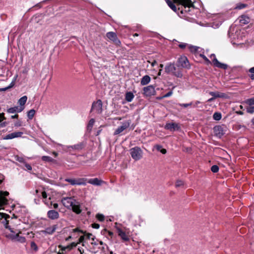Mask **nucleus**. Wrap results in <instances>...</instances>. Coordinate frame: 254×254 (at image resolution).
Here are the masks:
<instances>
[{
    "label": "nucleus",
    "mask_w": 254,
    "mask_h": 254,
    "mask_svg": "<svg viewBox=\"0 0 254 254\" xmlns=\"http://www.w3.org/2000/svg\"><path fill=\"white\" fill-rule=\"evenodd\" d=\"M174 2L181 5L178 9V13H187L191 11V9H193L194 5L191 0H173ZM170 7L175 12H177V8L173 3L170 5Z\"/></svg>",
    "instance_id": "1"
},
{
    "label": "nucleus",
    "mask_w": 254,
    "mask_h": 254,
    "mask_svg": "<svg viewBox=\"0 0 254 254\" xmlns=\"http://www.w3.org/2000/svg\"><path fill=\"white\" fill-rule=\"evenodd\" d=\"M165 72L167 73H172L177 77H182L183 74L180 70H177L174 63H168L165 67Z\"/></svg>",
    "instance_id": "2"
},
{
    "label": "nucleus",
    "mask_w": 254,
    "mask_h": 254,
    "mask_svg": "<svg viewBox=\"0 0 254 254\" xmlns=\"http://www.w3.org/2000/svg\"><path fill=\"white\" fill-rule=\"evenodd\" d=\"M12 219L13 218L10 217L9 215L0 212V221H1L4 227L8 229L10 232H13V229L9 225V222L11 223Z\"/></svg>",
    "instance_id": "3"
},
{
    "label": "nucleus",
    "mask_w": 254,
    "mask_h": 254,
    "mask_svg": "<svg viewBox=\"0 0 254 254\" xmlns=\"http://www.w3.org/2000/svg\"><path fill=\"white\" fill-rule=\"evenodd\" d=\"M226 131L227 127L224 125L216 126L213 127L214 136L219 138H221L225 134Z\"/></svg>",
    "instance_id": "4"
},
{
    "label": "nucleus",
    "mask_w": 254,
    "mask_h": 254,
    "mask_svg": "<svg viewBox=\"0 0 254 254\" xmlns=\"http://www.w3.org/2000/svg\"><path fill=\"white\" fill-rule=\"evenodd\" d=\"M12 234H9L7 236V237L14 242H17L20 243H24L26 241V239L24 237L19 235L21 233V231H19L18 232L16 233L13 231V232H11Z\"/></svg>",
    "instance_id": "5"
},
{
    "label": "nucleus",
    "mask_w": 254,
    "mask_h": 254,
    "mask_svg": "<svg viewBox=\"0 0 254 254\" xmlns=\"http://www.w3.org/2000/svg\"><path fill=\"white\" fill-rule=\"evenodd\" d=\"M131 157L135 161L140 160L142 156V151L139 147L136 146L129 150Z\"/></svg>",
    "instance_id": "6"
},
{
    "label": "nucleus",
    "mask_w": 254,
    "mask_h": 254,
    "mask_svg": "<svg viewBox=\"0 0 254 254\" xmlns=\"http://www.w3.org/2000/svg\"><path fill=\"white\" fill-rule=\"evenodd\" d=\"M65 181L69 183L71 185H86L87 179L84 178L78 179H65Z\"/></svg>",
    "instance_id": "7"
},
{
    "label": "nucleus",
    "mask_w": 254,
    "mask_h": 254,
    "mask_svg": "<svg viewBox=\"0 0 254 254\" xmlns=\"http://www.w3.org/2000/svg\"><path fill=\"white\" fill-rule=\"evenodd\" d=\"M106 37L108 39L112 41L116 45L120 46L121 42L118 39L116 33L114 32H109L106 33Z\"/></svg>",
    "instance_id": "8"
},
{
    "label": "nucleus",
    "mask_w": 254,
    "mask_h": 254,
    "mask_svg": "<svg viewBox=\"0 0 254 254\" xmlns=\"http://www.w3.org/2000/svg\"><path fill=\"white\" fill-rule=\"evenodd\" d=\"M3 179H0V185L2 182ZM9 195V192L7 191H0V206L7 203L8 200L6 196Z\"/></svg>",
    "instance_id": "9"
},
{
    "label": "nucleus",
    "mask_w": 254,
    "mask_h": 254,
    "mask_svg": "<svg viewBox=\"0 0 254 254\" xmlns=\"http://www.w3.org/2000/svg\"><path fill=\"white\" fill-rule=\"evenodd\" d=\"M165 129L171 131H179L181 129L179 124L176 123H168L164 127Z\"/></svg>",
    "instance_id": "10"
},
{
    "label": "nucleus",
    "mask_w": 254,
    "mask_h": 254,
    "mask_svg": "<svg viewBox=\"0 0 254 254\" xmlns=\"http://www.w3.org/2000/svg\"><path fill=\"white\" fill-rule=\"evenodd\" d=\"M177 66L189 68L190 65L187 58L186 56H182L179 58L177 61Z\"/></svg>",
    "instance_id": "11"
},
{
    "label": "nucleus",
    "mask_w": 254,
    "mask_h": 254,
    "mask_svg": "<svg viewBox=\"0 0 254 254\" xmlns=\"http://www.w3.org/2000/svg\"><path fill=\"white\" fill-rule=\"evenodd\" d=\"M131 123L130 121L128 120L122 123V125L119 127L115 131L114 135H117L123 132L124 130L128 128Z\"/></svg>",
    "instance_id": "12"
},
{
    "label": "nucleus",
    "mask_w": 254,
    "mask_h": 254,
    "mask_svg": "<svg viewBox=\"0 0 254 254\" xmlns=\"http://www.w3.org/2000/svg\"><path fill=\"white\" fill-rule=\"evenodd\" d=\"M102 102L101 100H98L93 103L91 110L95 111L98 114H100L102 111Z\"/></svg>",
    "instance_id": "13"
},
{
    "label": "nucleus",
    "mask_w": 254,
    "mask_h": 254,
    "mask_svg": "<svg viewBox=\"0 0 254 254\" xmlns=\"http://www.w3.org/2000/svg\"><path fill=\"white\" fill-rule=\"evenodd\" d=\"M155 88L152 85H149L143 88V94L146 96H151L155 94Z\"/></svg>",
    "instance_id": "14"
},
{
    "label": "nucleus",
    "mask_w": 254,
    "mask_h": 254,
    "mask_svg": "<svg viewBox=\"0 0 254 254\" xmlns=\"http://www.w3.org/2000/svg\"><path fill=\"white\" fill-rule=\"evenodd\" d=\"M62 202L65 207L69 208L73 205L75 200L71 197H64L62 199Z\"/></svg>",
    "instance_id": "15"
},
{
    "label": "nucleus",
    "mask_w": 254,
    "mask_h": 254,
    "mask_svg": "<svg viewBox=\"0 0 254 254\" xmlns=\"http://www.w3.org/2000/svg\"><path fill=\"white\" fill-rule=\"evenodd\" d=\"M34 194L35 195L39 198H43L45 199L44 201L46 203V199L47 198V194L45 191L43 189H37L35 190Z\"/></svg>",
    "instance_id": "16"
},
{
    "label": "nucleus",
    "mask_w": 254,
    "mask_h": 254,
    "mask_svg": "<svg viewBox=\"0 0 254 254\" xmlns=\"http://www.w3.org/2000/svg\"><path fill=\"white\" fill-rule=\"evenodd\" d=\"M211 56L214 57V59L212 60V62L215 66L223 69H226L227 68L228 65L225 64H223L219 62L216 59L214 54H211Z\"/></svg>",
    "instance_id": "17"
},
{
    "label": "nucleus",
    "mask_w": 254,
    "mask_h": 254,
    "mask_svg": "<svg viewBox=\"0 0 254 254\" xmlns=\"http://www.w3.org/2000/svg\"><path fill=\"white\" fill-rule=\"evenodd\" d=\"M23 134V132L18 131V132H13L10 133H9L6 135L3 139L5 140L11 139L14 138L20 137Z\"/></svg>",
    "instance_id": "18"
},
{
    "label": "nucleus",
    "mask_w": 254,
    "mask_h": 254,
    "mask_svg": "<svg viewBox=\"0 0 254 254\" xmlns=\"http://www.w3.org/2000/svg\"><path fill=\"white\" fill-rule=\"evenodd\" d=\"M47 216L50 219L52 220H55L59 218V214L55 210H51L48 211Z\"/></svg>",
    "instance_id": "19"
},
{
    "label": "nucleus",
    "mask_w": 254,
    "mask_h": 254,
    "mask_svg": "<svg viewBox=\"0 0 254 254\" xmlns=\"http://www.w3.org/2000/svg\"><path fill=\"white\" fill-rule=\"evenodd\" d=\"M24 109V107L15 106L10 108L7 110V112L9 114H13L15 113H20Z\"/></svg>",
    "instance_id": "20"
},
{
    "label": "nucleus",
    "mask_w": 254,
    "mask_h": 254,
    "mask_svg": "<svg viewBox=\"0 0 254 254\" xmlns=\"http://www.w3.org/2000/svg\"><path fill=\"white\" fill-rule=\"evenodd\" d=\"M57 228V225H54L52 226H50L46 228L45 230L43 231V233L51 235L53 234Z\"/></svg>",
    "instance_id": "21"
},
{
    "label": "nucleus",
    "mask_w": 254,
    "mask_h": 254,
    "mask_svg": "<svg viewBox=\"0 0 254 254\" xmlns=\"http://www.w3.org/2000/svg\"><path fill=\"white\" fill-rule=\"evenodd\" d=\"M118 235L124 241L127 242L129 240V238L126 233L120 229L118 230Z\"/></svg>",
    "instance_id": "22"
},
{
    "label": "nucleus",
    "mask_w": 254,
    "mask_h": 254,
    "mask_svg": "<svg viewBox=\"0 0 254 254\" xmlns=\"http://www.w3.org/2000/svg\"><path fill=\"white\" fill-rule=\"evenodd\" d=\"M102 182V181L98 179V178L91 179L88 181V183L95 186H100Z\"/></svg>",
    "instance_id": "23"
},
{
    "label": "nucleus",
    "mask_w": 254,
    "mask_h": 254,
    "mask_svg": "<svg viewBox=\"0 0 254 254\" xmlns=\"http://www.w3.org/2000/svg\"><path fill=\"white\" fill-rule=\"evenodd\" d=\"M151 80V78L148 75H144L143 76L140 81V84L142 85H145L148 84Z\"/></svg>",
    "instance_id": "24"
},
{
    "label": "nucleus",
    "mask_w": 254,
    "mask_h": 254,
    "mask_svg": "<svg viewBox=\"0 0 254 254\" xmlns=\"http://www.w3.org/2000/svg\"><path fill=\"white\" fill-rule=\"evenodd\" d=\"M239 22L242 24H246L250 22V18L246 15H242L239 18Z\"/></svg>",
    "instance_id": "25"
},
{
    "label": "nucleus",
    "mask_w": 254,
    "mask_h": 254,
    "mask_svg": "<svg viewBox=\"0 0 254 254\" xmlns=\"http://www.w3.org/2000/svg\"><path fill=\"white\" fill-rule=\"evenodd\" d=\"M27 100V97L26 96H23L21 97L18 101V103L19 104V107H24V105L25 104Z\"/></svg>",
    "instance_id": "26"
},
{
    "label": "nucleus",
    "mask_w": 254,
    "mask_h": 254,
    "mask_svg": "<svg viewBox=\"0 0 254 254\" xmlns=\"http://www.w3.org/2000/svg\"><path fill=\"white\" fill-rule=\"evenodd\" d=\"M134 97V96L132 92H127L126 94L125 99L127 102H130L133 100Z\"/></svg>",
    "instance_id": "27"
},
{
    "label": "nucleus",
    "mask_w": 254,
    "mask_h": 254,
    "mask_svg": "<svg viewBox=\"0 0 254 254\" xmlns=\"http://www.w3.org/2000/svg\"><path fill=\"white\" fill-rule=\"evenodd\" d=\"M84 147V145L82 143H79L77 144H75L74 145L70 146L68 148H71L72 149L77 150H81Z\"/></svg>",
    "instance_id": "28"
},
{
    "label": "nucleus",
    "mask_w": 254,
    "mask_h": 254,
    "mask_svg": "<svg viewBox=\"0 0 254 254\" xmlns=\"http://www.w3.org/2000/svg\"><path fill=\"white\" fill-rule=\"evenodd\" d=\"M71 207L72 208L73 211L77 214H80L81 212L79 205L78 204H75L74 202L73 203V205L71 206Z\"/></svg>",
    "instance_id": "29"
},
{
    "label": "nucleus",
    "mask_w": 254,
    "mask_h": 254,
    "mask_svg": "<svg viewBox=\"0 0 254 254\" xmlns=\"http://www.w3.org/2000/svg\"><path fill=\"white\" fill-rule=\"evenodd\" d=\"M209 94L213 97V98H222L224 97V93H219L218 92H210Z\"/></svg>",
    "instance_id": "30"
},
{
    "label": "nucleus",
    "mask_w": 254,
    "mask_h": 254,
    "mask_svg": "<svg viewBox=\"0 0 254 254\" xmlns=\"http://www.w3.org/2000/svg\"><path fill=\"white\" fill-rule=\"evenodd\" d=\"M95 123V120L94 119H91L88 122V124L87 126V130L90 132L92 129L93 126Z\"/></svg>",
    "instance_id": "31"
},
{
    "label": "nucleus",
    "mask_w": 254,
    "mask_h": 254,
    "mask_svg": "<svg viewBox=\"0 0 254 254\" xmlns=\"http://www.w3.org/2000/svg\"><path fill=\"white\" fill-rule=\"evenodd\" d=\"M244 103L249 106L254 107V97L249 98L244 101Z\"/></svg>",
    "instance_id": "32"
},
{
    "label": "nucleus",
    "mask_w": 254,
    "mask_h": 254,
    "mask_svg": "<svg viewBox=\"0 0 254 254\" xmlns=\"http://www.w3.org/2000/svg\"><path fill=\"white\" fill-rule=\"evenodd\" d=\"M222 118L221 114L219 112H215L213 115V118L214 120L219 121Z\"/></svg>",
    "instance_id": "33"
},
{
    "label": "nucleus",
    "mask_w": 254,
    "mask_h": 254,
    "mask_svg": "<svg viewBox=\"0 0 254 254\" xmlns=\"http://www.w3.org/2000/svg\"><path fill=\"white\" fill-rule=\"evenodd\" d=\"M35 114V111L34 109H31L27 113V117L29 120L32 119Z\"/></svg>",
    "instance_id": "34"
},
{
    "label": "nucleus",
    "mask_w": 254,
    "mask_h": 254,
    "mask_svg": "<svg viewBox=\"0 0 254 254\" xmlns=\"http://www.w3.org/2000/svg\"><path fill=\"white\" fill-rule=\"evenodd\" d=\"M76 246V244L75 243H72L71 244L70 246H67L66 247H62L61 250L63 251H65L66 249H67L68 251L70 250L72 248L75 247Z\"/></svg>",
    "instance_id": "35"
},
{
    "label": "nucleus",
    "mask_w": 254,
    "mask_h": 254,
    "mask_svg": "<svg viewBox=\"0 0 254 254\" xmlns=\"http://www.w3.org/2000/svg\"><path fill=\"white\" fill-rule=\"evenodd\" d=\"M249 76L252 80H254V66L249 69Z\"/></svg>",
    "instance_id": "36"
},
{
    "label": "nucleus",
    "mask_w": 254,
    "mask_h": 254,
    "mask_svg": "<svg viewBox=\"0 0 254 254\" xmlns=\"http://www.w3.org/2000/svg\"><path fill=\"white\" fill-rule=\"evenodd\" d=\"M42 160L48 162H52L54 161V159L52 157L48 156H43L42 157Z\"/></svg>",
    "instance_id": "37"
},
{
    "label": "nucleus",
    "mask_w": 254,
    "mask_h": 254,
    "mask_svg": "<svg viewBox=\"0 0 254 254\" xmlns=\"http://www.w3.org/2000/svg\"><path fill=\"white\" fill-rule=\"evenodd\" d=\"M246 111L248 113L253 114L254 113V107L248 106L246 108Z\"/></svg>",
    "instance_id": "38"
},
{
    "label": "nucleus",
    "mask_w": 254,
    "mask_h": 254,
    "mask_svg": "<svg viewBox=\"0 0 254 254\" xmlns=\"http://www.w3.org/2000/svg\"><path fill=\"white\" fill-rule=\"evenodd\" d=\"M15 159L16 161L20 163H22L24 164L25 162V159L22 157H20L17 155L15 156Z\"/></svg>",
    "instance_id": "39"
},
{
    "label": "nucleus",
    "mask_w": 254,
    "mask_h": 254,
    "mask_svg": "<svg viewBox=\"0 0 254 254\" xmlns=\"http://www.w3.org/2000/svg\"><path fill=\"white\" fill-rule=\"evenodd\" d=\"M247 6V5L246 4L239 3L237 4V5L236 6V8L239 9H241L246 7Z\"/></svg>",
    "instance_id": "40"
},
{
    "label": "nucleus",
    "mask_w": 254,
    "mask_h": 254,
    "mask_svg": "<svg viewBox=\"0 0 254 254\" xmlns=\"http://www.w3.org/2000/svg\"><path fill=\"white\" fill-rule=\"evenodd\" d=\"M184 183L183 181L177 180L175 186L176 188H178V187H183L184 186Z\"/></svg>",
    "instance_id": "41"
},
{
    "label": "nucleus",
    "mask_w": 254,
    "mask_h": 254,
    "mask_svg": "<svg viewBox=\"0 0 254 254\" xmlns=\"http://www.w3.org/2000/svg\"><path fill=\"white\" fill-rule=\"evenodd\" d=\"M211 171L213 173H217L219 171V167L217 165H213L211 168Z\"/></svg>",
    "instance_id": "42"
},
{
    "label": "nucleus",
    "mask_w": 254,
    "mask_h": 254,
    "mask_svg": "<svg viewBox=\"0 0 254 254\" xmlns=\"http://www.w3.org/2000/svg\"><path fill=\"white\" fill-rule=\"evenodd\" d=\"M96 218L99 221L102 222L104 220L105 217L103 214H97L96 215Z\"/></svg>",
    "instance_id": "43"
},
{
    "label": "nucleus",
    "mask_w": 254,
    "mask_h": 254,
    "mask_svg": "<svg viewBox=\"0 0 254 254\" xmlns=\"http://www.w3.org/2000/svg\"><path fill=\"white\" fill-rule=\"evenodd\" d=\"M188 48H189L190 50L192 52H196L197 50V49H198V47H197L190 46V45H189Z\"/></svg>",
    "instance_id": "44"
},
{
    "label": "nucleus",
    "mask_w": 254,
    "mask_h": 254,
    "mask_svg": "<svg viewBox=\"0 0 254 254\" xmlns=\"http://www.w3.org/2000/svg\"><path fill=\"white\" fill-rule=\"evenodd\" d=\"M179 48H180L182 49H184L187 47H189V45L188 44H187V43H181L179 45Z\"/></svg>",
    "instance_id": "45"
},
{
    "label": "nucleus",
    "mask_w": 254,
    "mask_h": 254,
    "mask_svg": "<svg viewBox=\"0 0 254 254\" xmlns=\"http://www.w3.org/2000/svg\"><path fill=\"white\" fill-rule=\"evenodd\" d=\"M13 86V82H11V84H10V85H9L8 86L5 87V88H0V91H5L7 90V89L11 88Z\"/></svg>",
    "instance_id": "46"
},
{
    "label": "nucleus",
    "mask_w": 254,
    "mask_h": 254,
    "mask_svg": "<svg viewBox=\"0 0 254 254\" xmlns=\"http://www.w3.org/2000/svg\"><path fill=\"white\" fill-rule=\"evenodd\" d=\"M179 106H181V107H184V108H187L189 106H190L192 105V103H186V104H181V103H179L178 104Z\"/></svg>",
    "instance_id": "47"
},
{
    "label": "nucleus",
    "mask_w": 254,
    "mask_h": 254,
    "mask_svg": "<svg viewBox=\"0 0 254 254\" xmlns=\"http://www.w3.org/2000/svg\"><path fill=\"white\" fill-rule=\"evenodd\" d=\"M24 166L25 167L26 169L28 171H31L32 170V167L31 166L27 164L26 162L24 163Z\"/></svg>",
    "instance_id": "48"
},
{
    "label": "nucleus",
    "mask_w": 254,
    "mask_h": 254,
    "mask_svg": "<svg viewBox=\"0 0 254 254\" xmlns=\"http://www.w3.org/2000/svg\"><path fill=\"white\" fill-rule=\"evenodd\" d=\"M85 236L87 239H92V240H94V236L91 234L88 233L85 235Z\"/></svg>",
    "instance_id": "49"
},
{
    "label": "nucleus",
    "mask_w": 254,
    "mask_h": 254,
    "mask_svg": "<svg viewBox=\"0 0 254 254\" xmlns=\"http://www.w3.org/2000/svg\"><path fill=\"white\" fill-rule=\"evenodd\" d=\"M72 233L78 232V233H84V232L82 230H80L78 228L73 229L72 231Z\"/></svg>",
    "instance_id": "50"
},
{
    "label": "nucleus",
    "mask_w": 254,
    "mask_h": 254,
    "mask_svg": "<svg viewBox=\"0 0 254 254\" xmlns=\"http://www.w3.org/2000/svg\"><path fill=\"white\" fill-rule=\"evenodd\" d=\"M173 94V92L172 91H170L169 92H168L167 93H166V94H165L163 97L162 98H167V97H169L170 96H171Z\"/></svg>",
    "instance_id": "51"
},
{
    "label": "nucleus",
    "mask_w": 254,
    "mask_h": 254,
    "mask_svg": "<svg viewBox=\"0 0 254 254\" xmlns=\"http://www.w3.org/2000/svg\"><path fill=\"white\" fill-rule=\"evenodd\" d=\"M200 57L203 58V59L207 63H210V61L208 58L203 54H200Z\"/></svg>",
    "instance_id": "52"
},
{
    "label": "nucleus",
    "mask_w": 254,
    "mask_h": 254,
    "mask_svg": "<svg viewBox=\"0 0 254 254\" xmlns=\"http://www.w3.org/2000/svg\"><path fill=\"white\" fill-rule=\"evenodd\" d=\"M92 227L94 229H98L100 227V225L99 224L94 223L92 224Z\"/></svg>",
    "instance_id": "53"
},
{
    "label": "nucleus",
    "mask_w": 254,
    "mask_h": 254,
    "mask_svg": "<svg viewBox=\"0 0 254 254\" xmlns=\"http://www.w3.org/2000/svg\"><path fill=\"white\" fill-rule=\"evenodd\" d=\"M31 247L34 249L35 250H37V245H36V244L32 242L31 243Z\"/></svg>",
    "instance_id": "54"
},
{
    "label": "nucleus",
    "mask_w": 254,
    "mask_h": 254,
    "mask_svg": "<svg viewBox=\"0 0 254 254\" xmlns=\"http://www.w3.org/2000/svg\"><path fill=\"white\" fill-rule=\"evenodd\" d=\"M85 238V236H80L78 239V241H79L78 243H82L83 242Z\"/></svg>",
    "instance_id": "55"
},
{
    "label": "nucleus",
    "mask_w": 254,
    "mask_h": 254,
    "mask_svg": "<svg viewBox=\"0 0 254 254\" xmlns=\"http://www.w3.org/2000/svg\"><path fill=\"white\" fill-rule=\"evenodd\" d=\"M4 120H5V118L4 117V114H0V123Z\"/></svg>",
    "instance_id": "56"
},
{
    "label": "nucleus",
    "mask_w": 254,
    "mask_h": 254,
    "mask_svg": "<svg viewBox=\"0 0 254 254\" xmlns=\"http://www.w3.org/2000/svg\"><path fill=\"white\" fill-rule=\"evenodd\" d=\"M14 126L15 127H20L21 126V123L20 121H18L17 122H16L14 124Z\"/></svg>",
    "instance_id": "57"
},
{
    "label": "nucleus",
    "mask_w": 254,
    "mask_h": 254,
    "mask_svg": "<svg viewBox=\"0 0 254 254\" xmlns=\"http://www.w3.org/2000/svg\"><path fill=\"white\" fill-rule=\"evenodd\" d=\"M155 148L158 151H160V150L162 149V146L160 145H156Z\"/></svg>",
    "instance_id": "58"
},
{
    "label": "nucleus",
    "mask_w": 254,
    "mask_h": 254,
    "mask_svg": "<svg viewBox=\"0 0 254 254\" xmlns=\"http://www.w3.org/2000/svg\"><path fill=\"white\" fill-rule=\"evenodd\" d=\"M162 154H165L166 153L167 151L165 149L162 148L160 151Z\"/></svg>",
    "instance_id": "59"
},
{
    "label": "nucleus",
    "mask_w": 254,
    "mask_h": 254,
    "mask_svg": "<svg viewBox=\"0 0 254 254\" xmlns=\"http://www.w3.org/2000/svg\"><path fill=\"white\" fill-rule=\"evenodd\" d=\"M166 2H167V4H168V6L169 7H170V5H171V4L173 3V2L171 0H167L166 1Z\"/></svg>",
    "instance_id": "60"
},
{
    "label": "nucleus",
    "mask_w": 254,
    "mask_h": 254,
    "mask_svg": "<svg viewBox=\"0 0 254 254\" xmlns=\"http://www.w3.org/2000/svg\"><path fill=\"white\" fill-rule=\"evenodd\" d=\"M11 118L12 119H17L18 118V115L17 114H15L13 116H11Z\"/></svg>",
    "instance_id": "61"
},
{
    "label": "nucleus",
    "mask_w": 254,
    "mask_h": 254,
    "mask_svg": "<svg viewBox=\"0 0 254 254\" xmlns=\"http://www.w3.org/2000/svg\"><path fill=\"white\" fill-rule=\"evenodd\" d=\"M58 203H54L53 207L55 209H57L58 208Z\"/></svg>",
    "instance_id": "62"
},
{
    "label": "nucleus",
    "mask_w": 254,
    "mask_h": 254,
    "mask_svg": "<svg viewBox=\"0 0 254 254\" xmlns=\"http://www.w3.org/2000/svg\"><path fill=\"white\" fill-rule=\"evenodd\" d=\"M156 64H157L156 61H154L153 62L151 63V65L152 66H154Z\"/></svg>",
    "instance_id": "63"
},
{
    "label": "nucleus",
    "mask_w": 254,
    "mask_h": 254,
    "mask_svg": "<svg viewBox=\"0 0 254 254\" xmlns=\"http://www.w3.org/2000/svg\"><path fill=\"white\" fill-rule=\"evenodd\" d=\"M214 99V98L212 97V98H211L210 99H209L208 100H207V102H212V101H213Z\"/></svg>",
    "instance_id": "64"
}]
</instances>
